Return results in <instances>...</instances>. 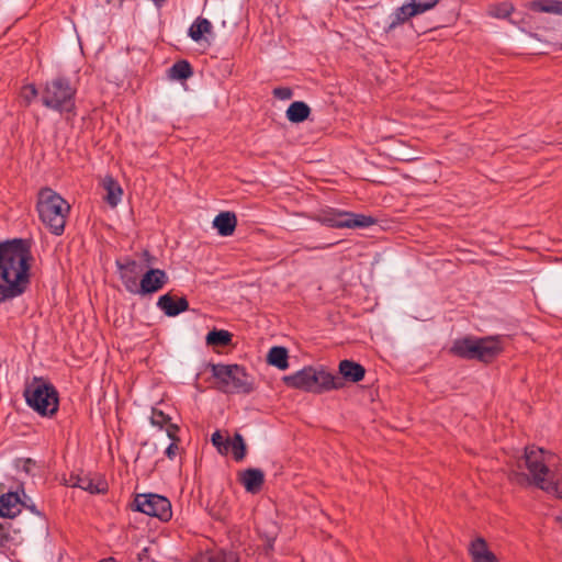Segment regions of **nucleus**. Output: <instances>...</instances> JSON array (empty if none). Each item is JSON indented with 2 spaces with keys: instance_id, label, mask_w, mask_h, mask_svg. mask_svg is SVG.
Returning a JSON list of instances; mask_svg holds the SVG:
<instances>
[{
  "instance_id": "obj_24",
  "label": "nucleus",
  "mask_w": 562,
  "mask_h": 562,
  "mask_svg": "<svg viewBox=\"0 0 562 562\" xmlns=\"http://www.w3.org/2000/svg\"><path fill=\"white\" fill-rule=\"evenodd\" d=\"M212 31V24L207 19L198 18L189 27V36L199 42L204 34H209Z\"/></svg>"
},
{
  "instance_id": "obj_42",
  "label": "nucleus",
  "mask_w": 562,
  "mask_h": 562,
  "mask_svg": "<svg viewBox=\"0 0 562 562\" xmlns=\"http://www.w3.org/2000/svg\"><path fill=\"white\" fill-rule=\"evenodd\" d=\"M148 551H149V549H148V548H145V549L143 550V552L138 554L139 560H142V559H143V555H145Z\"/></svg>"
},
{
  "instance_id": "obj_27",
  "label": "nucleus",
  "mask_w": 562,
  "mask_h": 562,
  "mask_svg": "<svg viewBox=\"0 0 562 562\" xmlns=\"http://www.w3.org/2000/svg\"><path fill=\"white\" fill-rule=\"evenodd\" d=\"M232 341V334L224 329H213L206 335V344L210 346H227Z\"/></svg>"
},
{
  "instance_id": "obj_6",
  "label": "nucleus",
  "mask_w": 562,
  "mask_h": 562,
  "mask_svg": "<svg viewBox=\"0 0 562 562\" xmlns=\"http://www.w3.org/2000/svg\"><path fill=\"white\" fill-rule=\"evenodd\" d=\"M77 88L64 76L55 77L46 81L42 92L41 101L47 109L56 112H72L76 108L75 97Z\"/></svg>"
},
{
  "instance_id": "obj_8",
  "label": "nucleus",
  "mask_w": 562,
  "mask_h": 562,
  "mask_svg": "<svg viewBox=\"0 0 562 562\" xmlns=\"http://www.w3.org/2000/svg\"><path fill=\"white\" fill-rule=\"evenodd\" d=\"M212 375L218 380L220 390L224 393L249 394L254 391L245 368L238 364H213Z\"/></svg>"
},
{
  "instance_id": "obj_15",
  "label": "nucleus",
  "mask_w": 562,
  "mask_h": 562,
  "mask_svg": "<svg viewBox=\"0 0 562 562\" xmlns=\"http://www.w3.org/2000/svg\"><path fill=\"white\" fill-rule=\"evenodd\" d=\"M239 482L248 493L256 494L265 483V473L260 469H246L239 474Z\"/></svg>"
},
{
  "instance_id": "obj_18",
  "label": "nucleus",
  "mask_w": 562,
  "mask_h": 562,
  "mask_svg": "<svg viewBox=\"0 0 562 562\" xmlns=\"http://www.w3.org/2000/svg\"><path fill=\"white\" fill-rule=\"evenodd\" d=\"M21 496L16 492H9L0 496V516L13 518L20 513Z\"/></svg>"
},
{
  "instance_id": "obj_34",
  "label": "nucleus",
  "mask_w": 562,
  "mask_h": 562,
  "mask_svg": "<svg viewBox=\"0 0 562 562\" xmlns=\"http://www.w3.org/2000/svg\"><path fill=\"white\" fill-rule=\"evenodd\" d=\"M272 94L279 100H290L293 97V90L289 87H277L273 89Z\"/></svg>"
},
{
  "instance_id": "obj_43",
  "label": "nucleus",
  "mask_w": 562,
  "mask_h": 562,
  "mask_svg": "<svg viewBox=\"0 0 562 562\" xmlns=\"http://www.w3.org/2000/svg\"><path fill=\"white\" fill-rule=\"evenodd\" d=\"M333 245H334V244H328V245H326V246H324V247H321V248H322V249H324V248H327V247H331Z\"/></svg>"
},
{
  "instance_id": "obj_19",
  "label": "nucleus",
  "mask_w": 562,
  "mask_h": 562,
  "mask_svg": "<svg viewBox=\"0 0 562 562\" xmlns=\"http://www.w3.org/2000/svg\"><path fill=\"white\" fill-rule=\"evenodd\" d=\"M237 225V218L233 212H221L213 221V227L218 235L227 237L233 235Z\"/></svg>"
},
{
  "instance_id": "obj_31",
  "label": "nucleus",
  "mask_w": 562,
  "mask_h": 562,
  "mask_svg": "<svg viewBox=\"0 0 562 562\" xmlns=\"http://www.w3.org/2000/svg\"><path fill=\"white\" fill-rule=\"evenodd\" d=\"M170 420L171 417L165 414L161 409H158L156 407L151 409L150 423L153 426L162 429Z\"/></svg>"
},
{
  "instance_id": "obj_14",
  "label": "nucleus",
  "mask_w": 562,
  "mask_h": 562,
  "mask_svg": "<svg viewBox=\"0 0 562 562\" xmlns=\"http://www.w3.org/2000/svg\"><path fill=\"white\" fill-rule=\"evenodd\" d=\"M339 374L341 381L345 383V381L357 383L363 380L366 375V369L362 364L353 361V360H341L338 366Z\"/></svg>"
},
{
  "instance_id": "obj_41",
  "label": "nucleus",
  "mask_w": 562,
  "mask_h": 562,
  "mask_svg": "<svg viewBox=\"0 0 562 562\" xmlns=\"http://www.w3.org/2000/svg\"><path fill=\"white\" fill-rule=\"evenodd\" d=\"M98 562H115V560H114V558L109 557V558H103V559L99 560Z\"/></svg>"
},
{
  "instance_id": "obj_26",
  "label": "nucleus",
  "mask_w": 562,
  "mask_h": 562,
  "mask_svg": "<svg viewBox=\"0 0 562 562\" xmlns=\"http://www.w3.org/2000/svg\"><path fill=\"white\" fill-rule=\"evenodd\" d=\"M259 533L263 538V549L266 551V554H268V551L273 548V542L278 536L279 527L276 522L271 521L268 522L263 528H259ZM268 558V555H266Z\"/></svg>"
},
{
  "instance_id": "obj_4",
  "label": "nucleus",
  "mask_w": 562,
  "mask_h": 562,
  "mask_svg": "<svg viewBox=\"0 0 562 562\" xmlns=\"http://www.w3.org/2000/svg\"><path fill=\"white\" fill-rule=\"evenodd\" d=\"M284 382L288 386L316 394L340 390L345 386V383L337 375L323 368L316 369L313 367H305L294 374L284 376Z\"/></svg>"
},
{
  "instance_id": "obj_38",
  "label": "nucleus",
  "mask_w": 562,
  "mask_h": 562,
  "mask_svg": "<svg viewBox=\"0 0 562 562\" xmlns=\"http://www.w3.org/2000/svg\"><path fill=\"white\" fill-rule=\"evenodd\" d=\"M142 257H143L145 266L148 267V269L153 268L151 265H154V262L156 261V258L147 249H145L142 252Z\"/></svg>"
},
{
  "instance_id": "obj_2",
  "label": "nucleus",
  "mask_w": 562,
  "mask_h": 562,
  "mask_svg": "<svg viewBox=\"0 0 562 562\" xmlns=\"http://www.w3.org/2000/svg\"><path fill=\"white\" fill-rule=\"evenodd\" d=\"M504 350L501 336H464L453 340L450 353L465 360L491 363Z\"/></svg>"
},
{
  "instance_id": "obj_13",
  "label": "nucleus",
  "mask_w": 562,
  "mask_h": 562,
  "mask_svg": "<svg viewBox=\"0 0 562 562\" xmlns=\"http://www.w3.org/2000/svg\"><path fill=\"white\" fill-rule=\"evenodd\" d=\"M157 307L168 317H175L189 310V302L183 296L176 299L170 293H166L158 299Z\"/></svg>"
},
{
  "instance_id": "obj_20",
  "label": "nucleus",
  "mask_w": 562,
  "mask_h": 562,
  "mask_svg": "<svg viewBox=\"0 0 562 562\" xmlns=\"http://www.w3.org/2000/svg\"><path fill=\"white\" fill-rule=\"evenodd\" d=\"M311 108L303 101H294L288 108L285 115L291 123H302L308 119Z\"/></svg>"
},
{
  "instance_id": "obj_3",
  "label": "nucleus",
  "mask_w": 562,
  "mask_h": 562,
  "mask_svg": "<svg viewBox=\"0 0 562 562\" xmlns=\"http://www.w3.org/2000/svg\"><path fill=\"white\" fill-rule=\"evenodd\" d=\"M36 209L41 221L49 232L60 236L65 231L66 220L70 212L69 203L50 188H43L38 193Z\"/></svg>"
},
{
  "instance_id": "obj_1",
  "label": "nucleus",
  "mask_w": 562,
  "mask_h": 562,
  "mask_svg": "<svg viewBox=\"0 0 562 562\" xmlns=\"http://www.w3.org/2000/svg\"><path fill=\"white\" fill-rule=\"evenodd\" d=\"M32 241L13 238L0 243V303L25 293L31 283Z\"/></svg>"
},
{
  "instance_id": "obj_10",
  "label": "nucleus",
  "mask_w": 562,
  "mask_h": 562,
  "mask_svg": "<svg viewBox=\"0 0 562 562\" xmlns=\"http://www.w3.org/2000/svg\"><path fill=\"white\" fill-rule=\"evenodd\" d=\"M132 508L148 516L156 517L161 521H168L172 517L170 501L159 494H137Z\"/></svg>"
},
{
  "instance_id": "obj_12",
  "label": "nucleus",
  "mask_w": 562,
  "mask_h": 562,
  "mask_svg": "<svg viewBox=\"0 0 562 562\" xmlns=\"http://www.w3.org/2000/svg\"><path fill=\"white\" fill-rule=\"evenodd\" d=\"M115 266L124 289L130 293V282L138 283L137 274L142 271V265L130 257H125L124 259H117Z\"/></svg>"
},
{
  "instance_id": "obj_22",
  "label": "nucleus",
  "mask_w": 562,
  "mask_h": 562,
  "mask_svg": "<svg viewBox=\"0 0 562 562\" xmlns=\"http://www.w3.org/2000/svg\"><path fill=\"white\" fill-rule=\"evenodd\" d=\"M104 189L106 190L105 201L111 206H116L122 198L123 190L119 182L112 177H106L103 181Z\"/></svg>"
},
{
  "instance_id": "obj_36",
  "label": "nucleus",
  "mask_w": 562,
  "mask_h": 562,
  "mask_svg": "<svg viewBox=\"0 0 562 562\" xmlns=\"http://www.w3.org/2000/svg\"><path fill=\"white\" fill-rule=\"evenodd\" d=\"M19 468L29 475H34L33 470L36 467V461L31 458L21 459Z\"/></svg>"
},
{
  "instance_id": "obj_7",
  "label": "nucleus",
  "mask_w": 562,
  "mask_h": 562,
  "mask_svg": "<svg viewBox=\"0 0 562 562\" xmlns=\"http://www.w3.org/2000/svg\"><path fill=\"white\" fill-rule=\"evenodd\" d=\"M26 404L42 416H52L58 409V392L56 387L43 378H34L25 386Z\"/></svg>"
},
{
  "instance_id": "obj_5",
  "label": "nucleus",
  "mask_w": 562,
  "mask_h": 562,
  "mask_svg": "<svg viewBox=\"0 0 562 562\" xmlns=\"http://www.w3.org/2000/svg\"><path fill=\"white\" fill-rule=\"evenodd\" d=\"M552 457L550 452H546L542 448L527 447L524 454L525 465L529 470L532 482L537 487L548 493L557 494L558 497L562 498V481L560 483L554 482L553 475L549 470Z\"/></svg>"
},
{
  "instance_id": "obj_33",
  "label": "nucleus",
  "mask_w": 562,
  "mask_h": 562,
  "mask_svg": "<svg viewBox=\"0 0 562 562\" xmlns=\"http://www.w3.org/2000/svg\"><path fill=\"white\" fill-rule=\"evenodd\" d=\"M21 506L29 509L34 515L38 516L42 519H45L44 514L36 507L33 499L27 496L24 491H22V497H21Z\"/></svg>"
},
{
  "instance_id": "obj_37",
  "label": "nucleus",
  "mask_w": 562,
  "mask_h": 562,
  "mask_svg": "<svg viewBox=\"0 0 562 562\" xmlns=\"http://www.w3.org/2000/svg\"><path fill=\"white\" fill-rule=\"evenodd\" d=\"M166 427V432H167V436L172 440V441H179V437H178V431H179V427L178 425L171 423V420L165 426Z\"/></svg>"
},
{
  "instance_id": "obj_32",
  "label": "nucleus",
  "mask_w": 562,
  "mask_h": 562,
  "mask_svg": "<svg viewBox=\"0 0 562 562\" xmlns=\"http://www.w3.org/2000/svg\"><path fill=\"white\" fill-rule=\"evenodd\" d=\"M211 441L213 446L216 447L218 453L227 454L228 453V438L224 439L218 430L213 432L211 437Z\"/></svg>"
},
{
  "instance_id": "obj_29",
  "label": "nucleus",
  "mask_w": 562,
  "mask_h": 562,
  "mask_svg": "<svg viewBox=\"0 0 562 562\" xmlns=\"http://www.w3.org/2000/svg\"><path fill=\"white\" fill-rule=\"evenodd\" d=\"M412 4L411 1L407 3H404L402 7L397 8L396 11L393 13V20L390 24V29L395 27L398 24H402L406 22L412 16H415V13H411L412 11Z\"/></svg>"
},
{
  "instance_id": "obj_21",
  "label": "nucleus",
  "mask_w": 562,
  "mask_h": 562,
  "mask_svg": "<svg viewBox=\"0 0 562 562\" xmlns=\"http://www.w3.org/2000/svg\"><path fill=\"white\" fill-rule=\"evenodd\" d=\"M288 359V349L281 346L272 347L267 356L268 363L278 368L279 370H285L289 368Z\"/></svg>"
},
{
  "instance_id": "obj_25",
  "label": "nucleus",
  "mask_w": 562,
  "mask_h": 562,
  "mask_svg": "<svg viewBox=\"0 0 562 562\" xmlns=\"http://www.w3.org/2000/svg\"><path fill=\"white\" fill-rule=\"evenodd\" d=\"M232 450L234 459L239 462L244 460L247 451V446L244 437L239 432H235L234 437L228 438V450Z\"/></svg>"
},
{
  "instance_id": "obj_11",
  "label": "nucleus",
  "mask_w": 562,
  "mask_h": 562,
  "mask_svg": "<svg viewBox=\"0 0 562 562\" xmlns=\"http://www.w3.org/2000/svg\"><path fill=\"white\" fill-rule=\"evenodd\" d=\"M168 282L169 277L165 270L149 268L143 273L137 284H134L132 281L130 282V294L145 297L157 293L164 289Z\"/></svg>"
},
{
  "instance_id": "obj_17",
  "label": "nucleus",
  "mask_w": 562,
  "mask_h": 562,
  "mask_svg": "<svg viewBox=\"0 0 562 562\" xmlns=\"http://www.w3.org/2000/svg\"><path fill=\"white\" fill-rule=\"evenodd\" d=\"M473 562H498L497 557L490 550L487 542L479 537L469 547Z\"/></svg>"
},
{
  "instance_id": "obj_28",
  "label": "nucleus",
  "mask_w": 562,
  "mask_h": 562,
  "mask_svg": "<svg viewBox=\"0 0 562 562\" xmlns=\"http://www.w3.org/2000/svg\"><path fill=\"white\" fill-rule=\"evenodd\" d=\"M533 9L539 12L562 16V1L560 0H539L533 3Z\"/></svg>"
},
{
  "instance_id": "obj_9",
  "label": "nucleus",
  "mask_w": 562,
  "mask_h": 562,
  "mask_svg": "<svg viewBox=\"0 0 562 562\" xmlns=\"http://www.w3.org/2000/svg\"><path fill=\"white\" fill-rule=\"evenodd\" d=\"M316 221L333 228H368L376 224L378 220L371 215L342 211L338 209L323 210Z\"/></svg>"
},
{
  "instance_id": "obj_35",
  "label": "nucleus",
  "mask_w": 562,
  "mask_h": 562,
  "mask_svg": "<svg viewBox=\"0 0 562 562\" xmlns=\"http://www.w3.org/2000/svg\"><path fill=\"white\" fill-rule=\"evenodd\" d=\"M38 94V90L34 85H26L22 89V97L30 104Z\"/></svg>"
},
{
  "instance_id": "obj_30",
  "label": "nucleus",
  "mask_w": 562,
  "mask_h": 562,
  "mask_svg": "<svg viewBox=\"0 0 562 562\" xmlns=\"http://www.w3.org/2000/svg\"><path fill=\"white\" fill-rule=\"evenodd\" d=\"M439 1L440 0H425V1L411 0V4H412L411 13L413 12V13H415V15L422 14L428 10L434 9L439 3Z\"/></svg>"
},
{
  "instance_id": "obj_40",
  "label": "nucleus",
  "mask_w": 562,
  "mask_h": 562,
  "mask_svg": "<svg viewBox=\"0 0 562 562\" xmlns=\"http://www.w3.org/2000/svg\"><path fill=\"white\" fill-rule=\"evenodd\" d=\"M512 10H513V8H510L509 5L503 4L502 7H499L497 9V12H496L495 15L497 18H506V16H508L510 14Z\"/></svg>"
},
{
  "instance_id": "obj_16",
  "label": "nucleus",
  "mask_w": 562,
  "mask_h": 562,
  "mask_svg": "<svg viewBox=\"0 0 562 562\" xmlns=\"http://www.w3.org/2000/svg\"><path fill=\"white\" fill-rule=\"evenodd\" d=\"M71 486L79 487L91 494H101L108 491V484L103 480L95 481L90 475H76L70 477Z\"/></svg>"
},
{
  "instance_id": "obj_39",
  "label": "nucleus",
  "mask_w": 562,
  "mask_h": 562,
  "mask_svg": "<svg viewBox=\"0 0 562 562\" xmlns=\"http://www.w3.org/2000/svg\"><path fill=\"white\" fill-rule=\"evenodd\" d=\"M178 441H172L168 447L167 449L165 450V454L169 458V459H173L177 454V450H178V445H177Z\"/></svg>"
},
{
  "instance_id": "obj_23",
  "label": "nucleus",
  "mask_w": 562,
  "mask_h": 562,
  "mask_svg": "<svg viewBox=\"0 0 562 562\" xmlns=\"http://www.w3.org/2000/svg\"><path fill=\"white\" fill-rule=\"evenodd\" d=\"M169 77L176 80H187L193 75V69L191 64L181 59L176 61L168 70Z\"/></svg>"
}]
</instances>
